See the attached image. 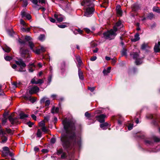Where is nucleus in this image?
Listing matches in <instances>:
<instances>
[{"instance_id":"nucleus-2","label":"nucleus","mask_w":160,"mask_h":160,"mask_svg":"<svg viewBox=\"0 0 160 160\" xmlns=\"http://www.w3.org/2000/svg\"><path fill=\"white\" fill-rule=\"evenodd\" d=\"M94 1L93 0H86L82 3L84 6L85 10L84 15L87 17H90L93 14L94 11L93 8L94 6Z\"/></svg>"},{"instance_id":"nucleus-63","label":"nucleus","mask_w":160,"mask_h":160,"mask_svg":"<svg viewBox=\"0 0 160 160\" xmlns=\"http://www.w3.org/2000/svg\"><path fill=\"white\" fill-rule=\"evenodd\" d=\"M49 20L52 22L54 23L55 22V19L52 18H49Z\"/></svg>"},{"instance_id":"nucleus-50","label":"nucleus","mask_w":160,"mask_h":160,"mask_svg":"<svg viewBox=\"0 0 160 160\" xmlns=\"http://www.w3.org/2000/svg\"><path fill=\"white\" fill-rule=\"evenodd\" d=\"M117 14L120 16H121L122 15V12L121 9L117 11Z\"/></svg>"},{"instance_id":"nucleus-6","label":"nucleus","mask_w":160,"mask_h":160,"mask_svg":"<svg viewBox=\"0 0 160 160\" xmlns=\"http://www.w3.org/2000/svg\"><path fill=\"white\" fill-rule=\"evenodd\" d=\"M131 55L134 59L136 60L135 63L137 65H140L142 63V61L141 59H140L139 58V55L137 52H133L131 54Z\"/></svg>"},{"instance_id":"nucleus-36","label":"nucleus","mask_w":160,"mask_h":160,"mask_svg":"<svg viewBox=\"0 0 160 160\" xmlns=\"http://www.w3.org/2000/svg\"><path fill=\"white\" fill-rule=\"evenodd\" d=\"M42 130L43 132L45 133H47L48 132V130L47 129L45 126L43 127L42 128Z\"/></svg>"},{"instance_id":"nucleus-30","label":"nucleus","mask_w":160,"mask_h":160,"mask_svg":"<svg viewBox=\"0 0 160 160\" xmlns=\"http://www.w3.org/2000/svg\"><path fill=\"white\" fill-rule=\"evenodd\" d=\"M154 49V52H159L160 51V48H159V46H155Z\"/></svg>"},{"instance_id":"nucleus-58","label":"nucleus","mask_w":160,"mask_h":160,"mask_svg":"<svg viewBox=\"0 0 160 160\" xmlns=\"http://www.w3.org/2000/svg\"><path fill=\"white\" fill-rule=\"evenodd\" d=\"M40 125L42 127L45 126L44 122L43 121L41 122L40 123Z\"/></svg>"},{"instance_id":"nucleus-46","label":"nucleus","mask_w":160,"mask_h":160,"mask_svg":"<svg viewBox=\"0 0 160 160\" xmlns=\"http://www.w3.org/2000/svg\"><path fill=\"white\" fill-rule=\"evenodd\" d=\"M116 60L117 59L115 58H113L112 59L111 62L112 65H114L115 64V63L116 62Z\"/></svg>"},{"instance_id":"nucleus-37","label":"nucleus","mask_w":160,"mask_h":160,"mask_svg":"<svg viewBox=\"0 0 160 160\" xmlns=\"http://www.w3.org/2000/svg\"><path fill=\"white\" fill-rule=\"evenodd\" d=\"M45 106L47 108L48 107V106L50 104V101L48 100L46 101L45 102Z\"/></svg>"},{"instance_id":"nucleus-51","label":"nucleus","mask_w":160,"mask_h":160,"mask_svg":"<svg viewBox=\"0 0 160 160\" xmlns=\"http://www.w3.org/2000/svg\"><path fill=\"white\" fill-rule=\"evenodd\" d=\"M58 26L61 28H64L67 27V26L64 24L58 25Z\"/></svg>"},{"instance_id":"nucleus-38","label":"nucleus","mask_w":160,"mask_h":160,"mask_svg":"<svg viewBox=\"0 0 160 160\" xmlns=\"http://www.w3.org/2000/svg\"><path fill=\"white\" fill-rule=\"evenodd\" d=\"M76 59L77 62H78L79 64H81L82 62L80 58V57L79 56H77L76 57Z\"/></svg>"},{"instance_id":"nucleus-20","label":"nucleus","mask_w":160,"mask_h":160,"mask_svg":"<svg viewBox=\"0 0 160 160\" xmlns=\"http://www.w3.org/2000/svg\"><path fill=\"white\" fill-rule=\"evenodd\" d=\"M66 63L64 61H63L61 64L60 69L62 72H64L65 70Z\"/></svg>"},{"instance_id":"nucleus-27","label":"nucleus","mask_w":160,"mask_h":160,"mask_svg":"<svg viewBox=\"0 0 160 160\" xmlns=\"http://www.w3.org/2000/svg\"><path fill=\"white\" fill-rule=\"evenodd\" d=\"M31 2L34 5V7L36 8V6H39L38 5V0H30Z\"/></svg>"},{"instance_id":"nucleus-13","label":"nucleus","mask_w":160,"mask_h":160,"mask_svg":"<svg viewBox=\"0 0 160 160\" xmlns=\"http://www.w3.org/2000/svg\"><path fill=\"white\" fill-rule=\"evenodd\" d=\"M122 27L121 23L120 21L118 22L114 26L113 29L115 31L117 32L118 30Z\"/></svg>"},{"instance_id":"nucleus-8","label":"nucleus","mask_w":160,"mask_h":160,"mask_svg":"<svg viewBox=\"0 0 160 160\" xmlns=\"http://www.w3.org/2000/svg\"><path fill=\"white\" fill-rule=\"evenodd\" d=\"M140 138L144 139V142L145 144L147 145H150V141L149 137L147 135L144 134L143 135L140 136Z\"/></svg>"},{"instance_id":"nucleus-22","label":"nucleus","mask_w":160,"mask_h":160,"mask_svg":"<svg viewBox=\"0 0 160 160\" xmlns=\"http://www.w3.org/2000/svg\"><path fill=\"white\" fill-rule=\"evenodd\" d=\"M78 74L79 79L80 80H83L84 79V77L83 75V72L80 68L78 69Z\"/></svg>"},{"instance_id":"nucleus-48","label":"nucleus","mask_w":160,"mask_h":160,"mask_svg":"<svg viewBox=\"0 0 160 160\" xmlns=\"http://www.w3.org/2000/svg\"><path fill=\"white\" fill-rule=\"evenodd\" d=\"M31 97L30 96L25 95L24 96V98L26 100H31Z\"/></svg>"},{"instance_id":"nucleus-26","label":"nucleus","mask_w":160,"mask_h":160,"mask_svg":"<svg viewBox=\"0 0 160 160\" xmlns=\"http://www.w3.org/2000/svg\"><path fill=\"white\" fill-rule=\"evenodd\" d=\"M35 66L34 63L30 64L29 65V71L30 72H32L34 71L33 68H35Z\"/></svg>"},{"instance_id":"nucleus-25","label":"nucleus","mask_w":160,"mask_h":160,"mask_svg":"<svg viewBox=\"0 0 160 160\" xmlns=\"http://www.w3.org/2000/svg\"><path fill=\"white\" fill-rule=\"evenodd\" d=\"M59 111V108H55L53 107L51 109V112L52 113H57Z\"/></svg>"},{"instance_id":"nucleus-32","label":"nucleus","mask_w":160,"mask_h":160,"mask_svg":"<svg viewBox=\"0 0 160 160\" xmlns=\"http://www.w3.org/2000/svg\"><path fill=\"white\" fill-rule=\"evenodd\" d=\"M153 11L156 12L158 13H160V9L158 7H154L153 8Z\"/></svg>"},{"instance_id":"nucleus-40","label":"nucleus","mask_w":160,"mask_h":160,"mask_svg":"<svg viewBox=\"0 0 160 160\" xmlns=\"http://www.w3.org/2000/svg\"><path fill=\"white\" fill-rule=\"evenodd\" d=\"M121 54L122 56L126 55L127 54V50L123 49L121 52Z\"/></svg>"},{"instance_id":"nucleus-61","label":"nucleus","mask_w":160,"mask_h":160,"mask_svg":"<svg viewBox=\"0 0 160 160\" xmlns=\"http://www.w3.org/2000/svg\"><path fill=\"white\" fill-rule=\"evenodd\" d=\"M51 142L52 143H54L56 142V139L54 138H52L51 139Z\"/></svg>"},{"instance_id":"nucleus-52","label":"nucleus","mask_w":160,"mask_h":160,"mask_svg":"<svg viewBox=\"0 0 160 160\" xmlns=\"http://www.w3.org/2000/svg\"><path fill=\"white\" fill-rule=\"evenodd\" d=\"M88 90H90L91 92H93L95 89V88L94 87H88Z\"/></svg>"},{"instance_id":"nucleus-23","label":"nucleus","mask_w":160,"mask_h":160,"mask_svg":"<svg viewBox=\"0 0 160 160\" xmlns=\"http://www.w3.org/2000/svg\"><path fill=\"white\" fill-rule=\"evenodd\" d=\"M111 68L110 67H108L107 69H104L103 71V73L104 75H107L110 72Z\"/></svg>"},{"instance_id":"nucleus-18","label":"nucleus","mask_w":160,"mask_h":160,"mask_svg":"<svg viewBox=\"0 0 160 160\" xmlns=\"http://www.w3.org/2000/svg\"><path fill=\"white\" fill-rule=\"evenodd\" d=\"M139 34L137 33L134 35V38H131V40L133 42H136L140 39V37H139Z\"/></svg>"},{"instance_id":"nucleus-33","label":"nucleus","mask_w":160,"mask_h":160,"mask_svg":"<svg viewBox=\"0 0 160 160\" xmlns=\"http://www.w3.org/2000/svg\"><path fill=\"white\" fill-rule=\"evenodd\" d=\"M42 132L41 131L38 129V130L37 135V137L39 138H41L42 137Z\"/></svg>"},{"instance_id":"nucleus-29","label":"nucleus","mask_w":160,"mask_h":160,"mask_svg":"<svg viewBox=\"0 0 160 160\" xmlns=\"http://www.w3.org/2000/svg\"><path fill=\"white\" fill-rule=\"evenodd\" d=\"M38 38L40 41H43L45 39V36L44 34H41L39 36Z\"/></svg>"},{"instance_id":"nucleus-39","label":"nucleus","mask_w":160,"mask_h":160,"mask_svg":"<svg viewBox=\"0 0 160 160\" xmlns=\"http://www.w3.org/2000/svg\"><path fill=\"white\" fill-rule=\"evenodd\" d=\"M133 124L132 123L129 124L128 127V129L129 130H132L133 127Z\"/></svg>"},{"instance_id":"nucleus-49","label":"nucleus","mask_w":160,"mask_h":160,"mask_svg":"<svg viewBox=\"0 0 160 160\" xmlns=\"http://www.w3.org/2000/svg\"><path fill=\"white\" fill-rule=\"evenodd\" d=\"M3 149L4 151L8 152H9V148L7 147H4L3 148Z\"/></svg>"},{"instance_id":"nucleus-53","label":"nucleus","mask_w":160,"mask_h":160,"mask_svg":"<svg viewBox=\"0 0 160 160\" xmlns=\"http://www.w3.org/2000/svg\"><path fill=\"white\" fill-rule=\"evenodd\" d=\"M20 23L23 26H25L26 24L25 22L22 19H21L20 20Z\"/></svg>"},{"instance_id":"nucleus-7","label":"nucleus","mask_w":160,"mask_h":160,"mask_svg":"<svg viewBox=\"0 0 160 160\" xmlns=\"http://www.w3.org/2000/svg\"><path fill=\"white\" fill-rule=\"evenodd\" d=\"M1 134V142L2 143H4L6 142L8 140V138L7 137L6 133L2 130H0V135Z\"/></svg>"},{"instance_id":"nucleus-43","label":"nucleus","mask_w":160,"mask_h":160,"mask_svg":"<svg viewBox=\"0 0 160 160\" xmlns=\"http://www.w3.org/2000/svg\"><path fill=\"white\" fill-rule=\"evenodd\" d=\"M27 14L24 10H22L21 12V15L22 18L25 17Z\"/></svg>"},{"instance_id":"nucleus-11","label":"nucleus","mask_w":160,"mask_h":160,"mask_svg":"<svg viewBox=\"0 0 160 160\" xmlns=\"http://www.w3.org/2000/svg\"><path fill=\"white\" fill-rule=\"evenodd\" d=\"M54 16L55 18L58 22L62 21L63 19H64V17L62 15L55 14Z\"/></svg>"},{"instance_id":"nucleus-35","label":"nucleus","mask_w":160,"mask_h":160,"mask_svg":"<svg viewBox=\"0 0 160 160\" xmlns=\"http://www.w3.org/2000/svg\"><path fill=\"white\" fill-rule=\"evenodd\" d=\"M82 32V31L81 30L79 29H76L75 31H74V33L75 34L78 33V32L79 34H81Z\"/></svg>"},{"instance_id":"nucleus-62","label":"nucleus","mask_w":160,"mask_h":160,"mask_svg":"<svg viewBox=\"0 0 160 160\" xmlns=\"http://www.w3.org/2000/svg\"><path fill=\"white\" fill-rule=\"evenodd\" d=\"M61 158L62 159H64L66 158V154L65 153H63L61 155Z\"/></svg>"},{"instance_id":"nucleus-54","label":"nucleus","mask_w":160,"mask_h":160,"mask_svg":"<svg viewBox=\"0 0 160 160\" xmlns=\"http://www.w3.org/2000/svg\"><path fill=\"white\" fill-rule=\"evenodd\" d=\"M63 153H64L63 151V150L62 149H59L58 151V154L59 155L61 154H62Z\"/></svg>"},{"instance_id":"nucleus-28","label":"nucleus","mask_w":160,"mask_h":160,"mask_svg":"<svg viewBox=\"0 0 160 160\" xmlns=\"http://www.w3.org/2000/svg\"><path fill=\"white\" fill-rule=\"evenodd\" d=\"M2 48L5 52H9L11 50V49L9 47L7 46H5L4 47H3Z\"/></svg>"},{"instance_id":"nucleus-56","label":"nucleus","mask_w":160,"mask_h":160,"mask_svg":"<svg viewBox=\"0 0 160 160\" xmlns=\"http://www.w3.org/2000/svg\"><path fill=\"white\" fill-rule=\"evenodd\" d=\"M25 17L28 20H30L31 18V16L29 14H27Z\"/></svg>"},{"instance_id":"nucleus-5","label":"nucleus","mask_w":160,"mask_h":160,"mask_svg":"<svg viewBox=\"0 0 160 160\" xmlns=\"http://www.w3.org/2000/svg\"><path fill=\"white\" fill-rule=\"evenodd\" d=\"M15 62L20 67V68L17 71L20 72H25L26 71L25 68L26 65L22 60L19 59L18 61H16Z\"/></svg>"},{"instance_id":"nucleus-45","label":"nucleus","mask_w":160,"mask_h":160,"mask_svg":"<svg viewBox=\"0 0 160 160\" xmlns=\"http://www.w3.org/2000/svg\"><path fill=\"white\" fill-rule=\"evenodd\" d=\"M8 34L10 36H12L13 34L14 33V31H13V30H12V31H10V30H8Z\"/></svg>"},{"instance_id":"nucleus-59","label":"nucleus","mask_w":160,"mask_h":160,"mask_svg":"<svg viewBox=\"0 0 160 160\" xmlns=\"http://www.w3.org/2000/svg\"><path fill=\"white\" fill-rule=\"evenodd\" d=\"M122 118H121L119 119L118 120V123L119 125H121L122 122Z\"/></svg>"},{"instance_id":"nucleus-9","label":"nucleus","mask_w":160,"mask_h":160,"mask_svg":"<svg viewBox=\"0 0 160 160\" xmlns=\"http://www.w3.org/2000/svg\"><path fill=\"white\" fill-rule=\"evenodd\" d=\"M39 88L37 86H34L29 88V92L30 94H32L38 92Z\"/></svg>"},{"instance_id":"nucleus-4","label":"nucleus","mask_w":160,"mask_h":160,"mask_svg":"<svg viewBox=\"0 0 160 160\" xmlns=\"http://www.w3.org/2000/svg\"><path fill=\"white\" fill-rule=\"evenodd\" d=\"M20 52L22 57L24 58L27 61L30 60V55L28 50L21 48L20 50Z\"/></svg>"},{"instance_id":"nucleus-12","label":"nucleus","mask_w":160,"mask_h":160,"mask_svg":"<svg viewBox=\"0 0 160 160\" xmlns=\"http://www.w3.org/2000/svg\"><path fill=\"white\" fill-rule=\"evenodd\" d=\"M28 44L30 49L34 52L35 53V51L37 49L36 47L35 46L34 44L32 41H29Z\"/></svg>"},{"instance_id":"nucleus-31","label":"nucleus","mask_w":160,"mask_h":160,"mask_svg":"<svg viewBox=\"0 0 160 160\" xmlns=\"http://www.w3.org/2000/svg\"><path fill=\"white\" fill-rule=\"evenodd\" d=\"M153 140L154 142H160V138H158L156 136H154L153 137Z\"/></svg>"},{"instance_id":"nucleus-57","label":"nucleus","mask_w":160,"mask_h":160,"mask_svg":"<svg viewBox=\"0 0 160 160\" xmlns=\"http://www.w3.org/2000/svg\"><path fill=\"white\" fill-rule=\"evenodd\" d=\"M19 42L21 43V44H25V42L24 41L22 40H21V39H19Z\"/></svg>"},{"instance_id":"nucleus-34","label":"nucleus","mask_w":160,"mask_h":160,"mask_svg":"<svg viewBox=\"0 0 160 160\" xmlns=\"http://www.w3.org/2000/svg\"><path fill=\"white\" fill-rule=\"evenodd\" d=\"M4 58L5 60L7 61H9L12 59V57L5 55H4Z\"/></svg>"},{"instance_id":"nucleus-17","label":"nucleus","mask_w":160,"mask_h":160,"mask_svg":"<svg viewBox=\"0 0 160 160\" xmlns=\"http://www.w3.org/2000/svg\"><path fill=\"white\" fill-rule=\"evenodd\" d=\"M149 48V43L144 42L141 46V49L143 50H146Z\"/></svg>"},{"instance_id":"nucleus-41","label":"nucleus","mask_w":160,"mask_h":160,"mask_svg":"<svg viewBox=\"0 0 160 160\" xmlns=\"http://www.w3.org/2000/svg\"><path fill=\"white\" fill-rule=\"evenodd\" d=\"M47 98L46 97H43L40 100V102L41 103H42L45 102Z\"/></svg>"},{"instance_id":"nucleus-15","label":"nucleus","mask_w":160,"mask_h":160,"mask_svg":"<svg viewBox=\"0 0 160 160\" xmlns=\"http://www.w3.org/2000/svg\"><path fill=\"white\" fill-rule=\"evenodd\" d=\"M58 2L62 4L63 6L66 8L68 7V2L67 0H58Z\"/></svg>"},{"instance_id":"nucleus-44","label":"nucleus","mask_w":160,"mask_h":160,"mask_svg":"<svg viewBox=\"0 0 160 160\" xmlns=\"http://www.w3.org/2000/svg\"><path fill=\"white\" fill-rule=\"evenodd\" d=\"M25 39L26 41H28V42L29 41H32L31 38L30 36H26L25 37Z\"/></svg>"},{"instance_id":"nucleus-10","label":"nucleus","mask_w":160,"mask_h":160,"mask_svg":"<svg viewBox=\"0 0 160 160\" xmlns=\"http://www.w3.org/2000/svg\"><path fill=\"white\" fill-rule=\"evenodd\" d=\"M8 119L10 122L12 124L17 123L18 122V118L17 117L13 118V115H11L9 116Z\"/></svg>"},{"instance_id":"nucleus-47","label":"nucleus","mask_w":160,"mask_h":160,"mask_svg":"<svg viewBox=\"0 0 160 160\" xmlns=\"http://www.w3.org/2000/svg\"><path fill=\"white\" fill-rule=\"evenodd\" d=\"M21 1H22L23 2V7H26L27 6L28 4V2L27 0L23 1V0H20Z\"/></svg>"},{"instance_id":"nucleus-60","label":"nucleus","mask_w":160,"mask_h":160,"mask_svg":"<svg viewBox=\"0 0 160 160\" xmlns=\"http://www.w3.org/2000/svg\"><path fill=\"white\" fill-rule=\"evenodd\" d=\"M52 76L51 75H50L48 78V81L49 82V83H50V82H51L52 80Z\"/></svg>"},{"instance_id":"nucleus-24","label":"nucleus","mask_w":160,"mask_h":160,"mask_svg":"<svg viewBox=\"0 0 160 160\" xmlns=\"http://www.w3.org/2000/svg\"><path fill=\"white\" fill-rule=\"evenodd\" d=\"M20 118L22 119H25L28 117V115L23 112L21 113L20 115Z\"/></svg>"},{"instance_id":"nucleus-64","label":"nucleus","mask_w":160,"mask_h":160,"mask_svg":"<svg viewBox=\"0 0 160 160\" xmlns=\"http://www.w3.org/2000/svg\"><path fill=\"white\" fill-rule=\"evenodd\" d=\"M97 59V57L96 56H93L92 57L90 58V60L91 61H95Z\"/></svg>"},{"instance_id":"nucleus-21","label":"nucleus","mask_w":160,"mask_h":160,"mask_svg":"<svg viewBox=\"0 0 160 160\" xmlns=\"http://www.w3.org/2000/svg\"><path fill=\"white\" fill-rule=\"evenodd\" d=\"M108 125V123L106 122L101 124L100 127L103 130H106L107 129Z\"/></svg>"},{"instance_id":"nucleus-19","label":"nucleus","mask_w":160,"mask_h":160,"mask_svg":"<svg viewBox=\"0 0 160 160\" xmlns=\"http://www.w3.org/2000/svg\"><path fill=\"white\" fill-rule=\"evenodd\" d=\"M132 10L133 11H137L140 8V7L138 4L135 3L132 6Z\"/></svg>"},{"instance_id":"nucleus-14","label":"nucleus","mask_w":160,"mask_h":160,"mask_svg":"<svg viewBox=\"0 0 160 160\" xmlns=\"http://www.w3.org/2000/svg\"><path fill=\"white\" fill-rule=\"evenodd\" d=\"M105 117L106 116L104 114L100 115L97 117L98 121L101 123L104 122V119Z\"/></svg>"},{"instance_id":"nucleus-42","label":"nucleus","mask_w":160,"mask_h":160,"mask_svg":"<svg viewBox=\"0 0 160 160\" xmlns=\"http://www.w3.org/2000/svg\"><path fill=\"white\" fill-rule=\"evenodd\" d=\"M44 82L43 80L42 79H39L37 81L36 84H42Z\"/></svg>"},{"instance_id":"nucleus-3","label":"nucleus","mask_w":160,"mask_h":160,"mask_svg":"<svg viewBox=\"0 0 160 160\" xmlns=\"http://www.w3.org/2000/svg\"><path fill=\"white\" fill-rule=\"evenodd\" d=\"M116 32L113 29H111L104 32V37L107 39L112 40L114 39L116 35Z\"/></svg>"},{"instance_id":"nucleus-16","label":"nucleus","mask_w":160,"mask_h":160,"mask_svg":"<svg viewBox=\"0 0 160 160\" xmlns=\"http://www.w3.org/2000/svg\"><path fill=\"white\" fill-rule=\"evenodd\" d=\"M46 48L42 46L41 47L40 49H37L35 51V53L39 54L41 52H43L45 51Z\"/></svg>"},{"instance_id":"nucleus-1","label":"nucleus","mask_w":160,"mask_h":160,"mask_svg":"<svg viewBox=\"0 0 160 160\" xmlns=\"http://www.w3.org/2000/svg\"><path fill=\"white\" fill-rule=\"evenodd\" d=\"M62 123L66 132V134L62 135L61 138L64 148L70 149L73 145L80 147L81 144V138L75 135V122L72 119L66 118L62 121Z\"/></svg>"},{"instance_id":"nucleus-55","label":"nucleus","mask_w":160,"mask_h":160,"mask_svg":"<svg viewBox=\"0 0 160 160\" xmlns=\"http://www.w3.org/2000/svg\"><path fill=\"white\" fill-rule=\"evenodd\" d=\"M39 2L42 4H45L46 2V0H38Z\"/></svg>"}]
</instances>
